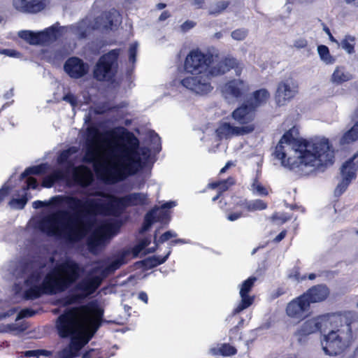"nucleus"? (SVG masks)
<instances>
[{"instance_id":"35","label":"nucleus","mask_w":358,"mask_h":358,"mask_svg":"<svg viewBox=\"0 0 358 358\" xmlns=\"http://www.w3.org/2000/svg\"><path fill=\"white\" fill-rule=\"evenodd\" d=\"M245 208L248 211H255L264 210L267 207V204L260 199L251 200L248 202H245Z\"/></svg>"},{"instance_id":"63","label":"nucleus","mask_w":358,"mask_h":358,"mask_svg":"<svg viewBox=\"0 0 358 358\" xmlns=\"http://www.w3.org/2000/svg\"><path fill=\"white\" fill-rule=\"evenodd\" d=\"M233 164L230 162H228L225 166L220 170V173H224Z\"/></svg>"},{"instance_id":"38","label":"nucleus","mask_w":358,"mask_h":358,"mask_svg":"<svg viewBox=\"0 0 358 358\" xmlns=\"http://www.w3.org/2000/svg\"><path fill=\"white\" fill-rule=\"evenodd\" d=\"M229 6V2L225 1H218L212 5L209 9V14L217 15L224 10Z\"/></svg>"},{"instance_id":"30","label":"nucleus","mask_w":358,"mask_h":358,"mask_svg":"<svg viewBox=\"0 0 358 358\" xmlns=\"http://www.w3.org/2000/svg\"><path fill=\"white\" fill-rule=\"evenodd\" d=\"M352 79V74L346 71L344 66H336L331 76L330 80L334 84L341 85Z\"/></svg>"},{"instance_id":"1","label":"nucleus","mask_w":358,"mask_h":358,"mask_svg":"<svg viewBox=\"0 0 358 358\" xmlns=\"http://www.w3.org/2000/svg\"><path fill=\"white\" fill-rule=\"evenodd\" d=\"M126 143H120L115 138V131L108 132L111 139H106V146L101 142L99 129L89 127L87 129L86 149L83 161L92 164L97 176L106 183L115 184L138 173L145 165L150 155L146 147H140L138 139L125 129Z\"/></svg>"},{"instance_id":"62","label":"nucleus","mask_w":358,"mask_h":358,"mask_svg":"<svg viewBox=\"0 0 358 358\" xmlns=\"http://www.w3.org/2000/svg\"><path fill=\"white\" fill-rule=\"evenodd\" d=\"M169 17H170V14H169V11L165 10L163 13H162V14L159 15V21H164L165 20H166Z\"/></svg>"},{"instance_id":"36","label":"nucleus","mask_w":358,"mask_h":358,"mask_svg":"<svg viewBox=\"0 0 358 358\" xmlns=\"http://www.w3.org/2000/svg\"><path fill=\"white\" fill-rule=\"evenodd\" d=\"M210 351L213 355L220 353L224 356H230L236 353V350L229 344H223L219 349H211Z\"/></svg>"},{"instance_id":"17","label":"nucleus","mask_w":358,"mask_h":358,"mask_svg":"<svg viewBox=\"0 0 358 358\" xmlns=\"http://www.w3.org/2000/svg\"><path fill=\"white\" fill-rule=\"evenodd\" d=\"M122 22L120 13L113 8L92 20V27L102 31H107L115 29Z\"/></svg>"},{"instance_id":"59","label":"nucleus","mask_w":358,"mask_h":358,"mask_svg":"<svg viewBox=\"0 0 358 358\" xmlns=\"http://www.w3.org/2000/svg\"><path fill=\"white\" fill-rule=\"evenodd\" d=\"M138 298V299L143 301L145 303H148V297L147 294L145 292H139Z\"/></svg>"},{"instance_id":"18","label":"nucleus","mask_w":358,"mask_h":358,"mask_svg":"<svg viewBox=\"0 0 358 358\" xmlns=\"http://www.w3.org/2000/svg\"><path fill=\"white\" fill-rule=\"evenodd\" d=\"M221 91L223 97L228 102H234L241 98L248 91V87L243 80L234 79L223 85Z\"/></svg>"},{"instance_id":"20","label":"nucleus","mask_w":358,"mask_h":358,"mask_svg":"<svg viewBox=\"0 0 358 358\" xmlns=\"http://www.w3.org/2000/svg\"><path fill=\"white\" fill-rule=\"evenodd\" d=\"M217 56L213 55V62L210 65L209 74L211 77L222 75L231 69H235L236 75L240 76L242 67L238 66L237 60L232 57H226L223 60L217 61Z\"/></svg>"},{"instance_id":"49","label":"nucleus","mask_w":358,"mask_h":358,"mask_svg":"<svg viewBox=\"0 0 358 358\" xmlns=\"http://www.w3.org/2000/svg\"><path fill=\"white\" fill-rule=\"evenodd\" d=\"M136 50H137V44H131L129 47V61L132 63L136 62Z\"/></svg>"},{"instance_id":"6","label":"nucleus","mask_w":358,"mask_h":358,"mask_svg":"<svg viewBox=\"0 0 358 358\" xmlns=\"http://www.w3.org/2000/svg\"><path fill=\"white\" fill-rule=\"evenodd\" d=\"M86 195L85 215L87 217H95L97 215L118 217L127 207L149 203L148 194L143 192H133L122 197L100 191L90 192L86 193Z\"/></svg>"},{"instance_id":"24","label":"nucleus","mask_w":358,"mask_h":358,"mask_svg":"<svg viewBox=\"0 0 358 358\" xmlns=\"http://www.w3.org/2000/svg\"><path fill=\"white\" fill-rule=\"evenodd\" d=\"M64 69L71 78H80L88 73L89 65L78 57H71L65 62Z\"/></svg>"},{"instance_id":"5","label":"nucleus","mask_w":358,"mask_h":358,"mask_svg":"<svg viewBox=\"0 0 358 358\" xmlns=\"http://www.w3.org/2000/svg\"><path fill=\"white\" fill-rule=\"evenodd\" d=\"M103 310L95 305H84L66 310L56 321L58 334L71 337L69 345L59 353L60 358H73L91 340L101 326Z\"/></svg>"},{"instance_id":"12","label":"nucleus","mask_w":358,"mask_h":358,"mask_svg":"<svg viewBox=\"0 0 358 358\" xmlns=\"http://www.w3.org/2000/svg\"><path fill=\"white\" fill-rule=\"evenodd\" d=\"M213 62V55L193 50L187 55L184 68L190 74L209 73L210 65Z\"/></svg>"},{"instance_id":"64","label":"nucleus","mask_w":358,"mask_h":358,"mask_svg":"<svg viewBox=\"0 0 358 358\" xmlns=\"http://www.w3.org/2000/svg\"><path fill=\"white\" fill-rule=\"evenodd\" d=\"M94 352V350H90L86 352H85L83 356H82V358H91V353Z\"/></svg>"},{"instance_id":"27","label":"nucleus","mask_w":358,"mask_h":358,"mask_svg":"<svg viewBox=\"0 0 358 358\" xmlns=\"http://www.w3.org/2000/svg\"><path fill=\"white\" fill-rule=\"evenodd\" d=\"M329 294L328 287L324 285H317L310 288L303 295L310 303H317L325 300Z\"/></svg>"},{"instance_id":"56","label":"nucleus","mask_w":358,"mask_h":358,"mask_svg":"<svg viewBox=\"0 0 358 358\" xmlns=\"http://www.w3.org/2000/svg\"><path fill=\"white\" fill-rule=\"evenodd\" d=\"M273 220H280L282 223H285L290 219V217L286 214H282L280 215H274L273 216Z\"/></svg>"},{"instance_id":"60","label":"nucleus","mask_w":358,"mask_h":358,"mask_svg":"<svg viewBox=\"0 0 358 358\" xmlns=\"http://www.w3.org/2000/svg\"><path fill=\"white\" fill-rule=\"evenodd\" d=\"M204 3V0H192V4L196 8H202Z\"/></svg>"},{"instance_id":"32","label":"nucleus","mask_w":358,"mask_h":358,"mask_svg":"<svg viewBox=\"0 0 358 358\" xmlns=\"http://www.w3.org/2000/svg\"><path fill=\"white\" fill-rule=\"evenodd\" d=\"M317 52L321 60L326 64H332L335 62V58L330 55L329 50L326 45H319L317 47Z\"/></svg>"},{"instance_id":"29","label":"nucleus","mask_w":358,"mask_h":358,"mask_svg":"<svg viewBox=\"0 0 358 358\" xmlns=\"http://www.w3.org/2000/svg\"><path fill=\"white\" fill-rule=\"evenodd\" d=\"M352 120L355 124L341 138V144H349L358 140V108L354 112Z\"/></svg>"},{"instance_id":"31","label":"nucleus","mask_w":358,"mask_h":358,"mask_svg":"<svg viewBox=\"0 0 358 358\" xmlns=\"http://www.w3.org/2000/svg\"><path fill=\"white\" fill-rule=\"evenodd\" d=\"M270 97V94L265 89H261L253 93L252 99H251L249 105L255 110L264 104H265Z\"/></svg>"},{"instance_id":"45","label":"nucleus","mask_w":358,"mask_h":358,"mask_svg":"<svg viewBox=\"0 0 358 358\" xmlns=\"http://www.w3.org/2000/svg\"><path fill=\"white\" fill-rule=\"evenodd\" d=\"M5 328L8 329V332H22L25 330L26 327L23 324H9L5 325Z\"/></svg>"},{"instance_id":"25","label":"nucleus","mask_w":358,"mask_h":358,"mask_svg":"<svg viewBox=\"0 0 358 358\" xmlns=\"http://www.w3.org/2000/svg\"><path fill=\"white\" fill-rule=\"evenodd\" d=\"M48 0H13V7L24 13H36L43 10Z\"/></svg>"},{"instance_id":"22","label":"nucleus","mask_w":358,"mask_h":358,"mask_svg":"<svg viewBox=\"0 0 358 358\" xmlns=\"http://www.w3.org/2000/svg\"><path fill=\"white\" fill-rule=\"evenodd\" d=\"M256 280L257 278L250 277L247 280L243 281L242 284L240 285L239 294L241 300L236 306V308L234 310V315L241 313V311L248 308L252 304L254 301V297L250 296L248 293L251 291Z\"/></svg>"},{"instance_id":"43","label":"nucleus","mask_w":358,"mask_h":358,"mask_svg":"<svg viewBox=\"0 0 358 358\" xmlns=\"http://www.w3.org/2000/svg\"><path fill=\"white\" fill-rule=\"evenodd\" d=\"M27 202V199L23 196L20 199H13L9 202L11 208L15 209H22Z\"/></svg>"},{"instance_id":"34","label":"nucleus","mask_w":358,"mask_h":358,"mask_svg":"<svg viewBox=\"0 0 358 358\" xmlns=\"http://www.w3.org/2000/svg\"><path fill=\"white\" fill-rule=\"evenodd\" d=\"M64 176V173L60 171H57L50 176L45 178L42 185L45 187H51L57 180L63 178Z\"/></svg>"},{"instance_id":"3","label":"nucleus","mask_w":358,"mask_h":358,"mask_svg":"<svg viewBox=\"0 0 358 358\" xmlns=\"http://www.w3.org/2000/svg\"><path fill=\"white\" fill-rule=\"evenodd\" d=\"M274 155L282 166L304 176L316 170L323 171L324 167L333 164L334 159L328 139L298 141L290 131L280 138Z\"/></svg>"},{"instance_id":"2","label":"nucleus","mask_w":358,"mask_h":358,"mask_svg":"<svg viewBox=\"0 0 358 358\" xmlns=\"http://www.w3.org/2000/svg\"><path fill=\"white\" fill-rule=\"evenodd\" d=\"M53 205L65 206L73 212L61 210L43 217L38 223L40 230L49 236H59L70 243L81 241L92 229L94 222L85 215V199L69 195H57L48 201L33 202L34 208L38 209Z\"/></svg>"},{"instance_id":"16","label":"nucleus","mask_w":358,"mask_h":358,"mask_svg":"<svg viewBox=\"0 0 358 358\" xmlns=\"http://www.w3.org/2000/svg\"><path fill=\"white\" fill-rule=\"evenodd\" d=\"M358 152L347 160L341 168L342 180L338 184L334 194L336 196L341 195L348 188L351 181L355 179L358 171V161H355Z\"/></svg>"},{"instance_id":"37","label":"nucleus","mask_w":358,"mask_h":358,"mask_svg":"<svg viewBox=\"0 0 358 358\" xmlns=\"http://www.w3.org/2000/svg\"><path fill=\"white\" fill-rule=\"evenodd\" d=\"M341 48L348 53L354 52L355 50V38L351 36H346L341 43Z\"/></svg>"},{"instance_id":"13","label":"nucleus","mask_w":358,"mask_h":358,"mask_svg":"<svg viewBox=\"0 0 358 358\" xmlns=\"http://www.w3.org/2000/svg\"><path fill=\"white\" fill-rule=\"evenodd\" d=\"M339 317L331 314L320 315L306 320L297 329L295 336L298 337L299 342H301L302 337L316 333H326L328 329L327 323H336Z\"/></svg>"},{"instance_id":"51","label":"nucleus","mask_w":358,"mask_h":358,"mask_svg":"<svg viewBox=\"0 0 358 358\" xmlns=\"http://www.w3.org/2000/svg\"><path fill=\"white\" fill-rule=\"evenodd\" d=\"M196 23L193 21L187 20L180 26L182 31H187L195 26Z\"/></svg>"},{"instance_id":"58","label":"nucleus","mask_w":358,"mask_h":358,"mask_svg":"<svg viewBox=\"0 0 358 358\" xmlns=\"http://www.w3.org/2000/svg\"><path fill=\"white\" fill-rule=\"evenodd\" d=\"M8 187H3L1 189H0V203L4 199V198L8 195Z\"/></svg>"},{"instance_id":"41","label":"nucleus","mask_w":358,"mask_h":358,"mask_svg":"<svg viewBox=\"0 0 358 358\" xmlns=\"http://www.w3.org/2000/svg\"><path fill=\"white\" fill-rule=\"evenodd\" d=\"M170 253H171V252L169 251L168 253L164 257L153 256L152 257H150L146 259L147 264H148V265H149L150 266H152V267L157 266L159 264H162L166 261Z\"/></svg>"},{"instance_id":"39","label":"nucleus","mask_w":358,"mask_h":358,"mask_svg":"<svg viewBox=\"0 0 358 358\" xmlns=\"http://www.w3.org/2000/svg\"><path fill=\"white\" fill-rule=\"evenodd\" d=\"M251 191L253 194L259 196H266L268 194L267 189L258 181L257 178L254 179L251 185Z\"/></svg>"},{"instance_id":"54","label":"nucleus","mask_w":358,"mask_h":358,"mask_svg":"<svg viewBox=\"0 0 358 358\" xmlns=\"http://www.w3.org/2000/svg\"><path fill=\"white\" fill-rule=\"evenodd\" d=\"M17 309L15 308H13L9 309L8 311L4 313H0V320H2L3 319H6V317H8L11 315H13L14 313L17 312Z\"/></svg>"},{"instance_id":"44","label":"nucleus","mask_w":358,"mask_h":358,"mask_svg":"<svg viewBox=\"0 0 358 358\" xmlns=\"http://www.w3.org/2000/svg\"><path fill=\"white\" fill-rule=\"evenodd\" d=\"M176 236H177L176 233L171 231H168L165 232L164 234H163L157 241H156V236H155V242L157 245L158 243H164L166 241H168L169 239H170L171 238L176 237Z\"/></svg>"},{"instance_id":"57","label":"nucleus","mask_w":358,"mask_h":358,"mask_svg":"<svg viewBox=\"0 0 358 358\" xmlns=\"http://www.w3.org/2000/svg\"><path fill=\"white\" fill-rule=\"evenodd\" d=\"M42 354L41 350H28L24 352L26 357H38Z\"/></svg>"},{"instance_id":"61","label":"nucleus","mask_w":358,"mask_h":358,"mask_svg":"<svg viewBox=\"0 0 358 358\" xmlns=\"http://www.w3.org/2000/svg\"><path fill=\"white\" fill-rule=\"evenodd\" d=\"M285 235H286V231H281L275 238H274V241L276 242V243H278L280 241H281L285 237Z\"/></svg>"},{"instance_id":"4","label":"nucleus","mask_w":358,"mask_h":358,"mask_svg":"<svg viewBox=\"0 0 358 358\" xmlns=\"http://www.w3.org/2000/svg\"><path fill=\"white\" fill-rule=\"evenodd\" d=\"M84 272V268L76 261L66 259L57 264L45 276L42 268L36 264L28 263L15 271L17 279H24V298L35 299L42 294L62 292L76 283Z\"/></svg>"},{"instance_id":"8","label":"nucleus","mask_w":358,"mask_h":358,"mask_svg":"<svg viewBox=\"0 0 358 358\" xmlns=\"http://www.w3.org/2000/svg\"><path fill=\"white\" fill-rule=\"evenodd\" d=\"M92 25H93L92 19L87 17L77 24L69 27H59V23H55L40 32L20 31L18 36L31 45H45L56 41L66 33H71L78 38H84L94 30Z\"/></svg>"},{"instance_id":"10","label":"nucleus","mask_w":358,"mask_h":358,"mask_svg":"<svg viewBox=\"0 0 358 358\" xmlns=\"http://www.w3.org/2000/svg\"><path fill=\"white\" fill-rule=\"evenodd\" d=\"M77 148L75 147L63 150L57 158V163L60 165L66 164L64 174L69 175L71 173L75 182L82 187H87L94 180L92 171L85 166H74L73 163L69 161L71 155L77 152Z\"/></svg>"},{"instance_id":"52","label":"nucleus","mask_w":358,"mask_h":358,"mask_svg":"<svg viewBox=\"0 0 358 358\" xmlns=\"http://www.w3.org/2000/svg\"><path fill=\"white\" fill-rule=\"evenodd\" d=\"M37 185V180L35 178L31 177L27 178L26 189H28L29 188L36 189Z\"/></svg>"},{"instance_id":"48","label":"nucleus","mask_w":358,"mask_h":358,"mask_svg":"<svg viewBox=\"0 0 358 358\" xmlns=\"http://www.w3.org/2000/svg\"><path fill=\"white\" fill-rule=\"evenodd\" d=\"M0 54L6 55L10 57H18L20 56V53L15 50L12 49H1Z\"/></svg>"},{"instance_id":"46","label":"nucleus","mask_w":358,"mask_h":358,"mask_svg":"<svg viewBox=\"0 0 358 358\" xmlns=\"http://www.w3.org/2000/svg\"><path fill=\"white\" fill-rule=\"evenodd\" d=\"M35 315V311L26 308L22 310L17 315L15 320L18 321L24 317H31Z\"/></svg>"},{"instance_id":"7","label":"nucleus","mask_w":358,"mask_h":358,"mask_svg":"<svg viewBox=\"0 0 358 358\" xmlns=\"http://www.w3.org/2000/svg\"><path fill=\"white\" fill-rule=\"evenodd\" d=\"M124 264V257H121L113 261L107 266L100 264L94 266L86 277L76 283L72 293L64 299V305L81 302L94 294L101 285L103 279Z\"/></svg>"},{"instance_id":"50","label":"nucleus","mask_w":358,"mask_h":358,"mask_svg":"<svg viewBox=\"0 0 358 358\" xmlns=\"http://www.w3.org/2000/svg\"><path fill=\"white\" fill-rule=\"evenodd\" d=\"M63 100L69 102L73 108L77 106V98L71 93L64 96Z\"/></svg>"},{"instance_id":"28","label":"nucleus","mask_w":358,"mask_h":358,"mask_svg":"<svg viewBox=\"0 0 358 358\" xmlns=\"http://www.w3.org/2000/svg\"><path fill=\"white\" fill-rule=\"evenodd\" d=\"M254 111L250 105H243L232 113V117L242 126L248 125L254 118Z\"/></svg>"},{"instance_id":"40","label":"nucleus","mask_w":358,"mask_h":358,"mask_svg":"<svg viewBox=\"0 0 358 358\" xmlns=\"http://www.w3.org/2000/svg\"><path fill=\"white\" fill-rule=\"evenodd\" d=\"M45 171V166L43 164L38 166H31L27 168L20 176L21 178H26L32 174H41Z\"/></svg>"},{"instance_id":"23","label":"nucleus","mask_w":358,"mask_h":358,"mask_svg":"<svg viewBox=\"0 0 358 358\" xmlns=\"http://www.w3.org/2000/svg\"><path fill=\"white\" fill-rule=\"evenodd\" d=\"M309 307L308 300L302 294L287 304L286 312L289 317L300 319L306 315Z\"/></svg>"},{"instance_id":"19","label":"nucleus","mask_w":358,"mask_h":358,"mask_svg":"<svg viewBox=\"0 0 358 358\" xmlns=\"http://www.w3.org/2000/svg\"><path fill=\"white\" fill-rule=\"evenodd\" d=\"M298 93V85L292 78L280 82L276 90L275 99L278 106H285Z\"/></svg>"},{"instance_id":"47","label":"nucleus","mask_w":358,"mask_h":358,"mask_svg":"<svg viewBox=\"0 0 358 358\" xmlns=\"http://www.w3.org/2000/svg\"><path fill=\"white\" fill-rule=\"evenodd\" d=\"M150 243V241L148 238H145L141 241L134 248V252L136 253H139L143 250H144L149 244Z\"/></svg>"},{"instance_id":"11","label":"nucleus","mask_w":358,"mask_h":358,"mask_svg":"<svg viewBox=\"0 0 358 358\" xmlns=\"http://www.w3.org/2000/svg\"><path fill=\"white\" fill-rule=\"evenodd\" d=\"M120 227V222L115 220L106 222L95 229L87 241L89 251L94 255L98 254L105 246L107 241L117 234Z\"/></svg>"},{"instance_id":"21","label":"nucleus","mask_w":358,"mask_h":358,"mask_svg":"<svg viewBox=\"0 0 358 358\" xmlns=\"http://www.w3.org/2000/svg\"><path fill=\"white\" fill-rule=\"evenodd\" d=\"M253 125H243L235 127L228 122H222L217 128L215 132L219 139H227L234 136H243L251 133L254 130Z\"/></svg>"},{"instance_id":"42","label":"nucleus","mask_w":358,"mask_h":358,"mask_svg":"<svg viewBox=\"0 0 358 358\" xmlns=\"http://www.w3.org/2000/svg\"><path fill=\"white\" fill-rule=\"evenodd\" d=\"M248 34V31L245 29H238L233 31L231 34V36L236 41L244 40Z\"/></svg>"},{"instance_id":"53","label":"nucleus","mask_w":358,"mask_h":358,"mask_svg":"<svg viewBox=\"0 0 358 358\" xmlns=\"http://www.w3.org/2000/svg\"><path fill=\"white\" fill-rule=\"evenodd\" d=\"M307 44L308 42L306 39L299 38L294 41V46L298 49H300L306 47Z\"/></svg>"},{"instance_id":"55","label":"nucleus","mask_w":358,"mask_h":358,"mask_svg":"<svg viewBox=\"0 0 358 358\" xmlns=\"http://www.w3.org/2000/svg\"><path fill=\"white\" fill-rule=\"evenodd\" d=\"M242 216H243V213L241 212L231 213L227 215V220L233 222V221L237 220Z\"/></svg>"},{"instance_id":"15","label":"nucleus","mask_w":358,"mask_h":358,"mask_svg":"<svg viewBox=\"0 0 358 358\" xmlns=\"http://www.w3.org/2000/svg\"><path fill=\"white\" fill-rule=\"evenodd\" d=\"M211 78L209 73L192 74L182 79L180 84L192 92L203 96L210 93L213 89Z\"/></svg>"},{"instance_id":"33","label":"nucleus","mask_w":358,"mask_h":358,"mask_svg":"<svg viewBox=\"0 0 358 358\" xmlns=\"http://www.w3.org/2000/svg\"><path fill=\"white\" fill-rule=\"evenodd\" d=\"M235 182V180L232 178H229L227 180H220L215 182H212L209 184V187L212 189L218 188L219 192H222L229 189L230 186L234 185Z\"/></svg>"},{"instance_id":"14","label":"nucleus","mask_w":358,"mask_h":358,"mask_svg":"<svg viewBox=\"0 0 358 358\" xmlns=\"http://www.w3.org/2000/svg\"><path fill=\"white\" fill-rule=\"evenodd\" d=\"M119 52L120 50H113L99 59L94 70V76L97 80H109L113 78Z\"/></svg>"},{"instance_id":"9","label":"nucleus","mask_w":358,"mask_h":358,"mask_svg":"<svg viewBox=\"0 0 358 358\" xmlns=\"http://www.w3.org/2000/svg\"><path fill=\"white\" fill-rule=\"evenodd\" d=\"M339 317L336 323H327L328 333L324 334L321 341L324 353L329 356H336L342 353L352 340V322L347 315L333 313Z\"/></svg>"},{"instance_id":"26","label":"nucleus","mask_w":358,"mask_h":358,"mask_svg":"<svg viewBox=\"0 0 358 358\" xmlns=\"http://www.w3.org/2000/svg\"><path fill=\"white\" fill-rule=\"evenodd\" d=\"M175 206V201H169L163 204L161 207L162 209L155 208L152 210L149 211L145 216L144 223L141 228V232L148 231L155 222L159 221L161 220L160 214L162 213V210L171 208Z\"/></svg>"}]
</instances>
